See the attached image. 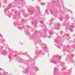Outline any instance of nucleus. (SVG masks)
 Returning <instances> with one entry per match:
<instances>
[{
	"mask_svg": "<svg viewBox=\"0 0 75 75\" xmlns=\"http://www.w3.org/2000/svg\"><path fill=\"white\" fill-rule=\"evenodd\" d=\"M61 60V57L59 56L58 55L54 56L53 58L51 59L52 63L54 64H57L58 62H59Z\"/></svg>",
	"mask_w": 75,
	"mask_h": 75,
	"instance_id": "nucleus-1",
	"label": "nucleus"
},
{
	"mask_svg": "<svg viewBox=\"0 0 75 75\" xmlns=\"http://www.w3.org/2000/svg\"><path fill=\"white\" fill-rule=\"evenodd\" d=\"M7 53V52L6 50H4L3 51H2V55H4L5 54H6Z\"/></svg>",
	"mask_w": 75,
	"mask_h": 75,
	"instance_id": "nucleus-2",
	"label": "nucleus"
},
{
	"mask_svg": "<svg viewBox=\"0 0 75 75\" xmlns=\"http://www.w3.org/2000/svg\"><path fill=\"white\" fill-rule=\"evenodd\" d=\"M49 32L50 35H52V34H53V32H52V30H49Z\"/></svg>",
	"mask_w": 75,
	"mask_h": 75,
	"instance_id": "nucleus-3",
	"label": "nucleus"
},
{
	"mask_svg": "<svg viewBox=\"0 0 75 75\" xmlns=\"http://www.w3.org/2000/svg\"><path fill=\"white\" fill-rule=\"evenodd\" d=\"M57 71H58V69L56 68H55L54 69V73H55L56 72H57Z\"/></svg>",
	"mask_w": 75,
	"mask_h": 75,
	"instance_id": "nucleus-4",
	"label": "nucleus"
},
{
	"mask_svg": "<svg viewBox=\"0 0 75 75\" xmlns=\"http://www.w3.org/2000/svg\"><path fill=\"white\" fill-rule=\"evenodd\" d=\"M43 50H47V46H45L43 47Z\"/></svg>",
	"mask_w": 75,
	"mask_h": 75,
	"instance_id": "nucleus-5",
	"label": "nucleus"
},
{
	"mask_svg": "<svg viewBox=\"0 0 75 75\" xmlns=\"http://www.w3.org/2000/svg\"><path fill=\"white\" fill-rule=\"evenodd\" d=\"M11 56H12V54L11 53L8 55V57L10 58H11Z\"/></svg>",
	"mask_w": 75,
	"mask_h": 75,
	"instance_id": "nucleus-6",
	"label": "nucleus"
},
{
	"mask_svg": "<svg viewBox=\"0 0 75 75\" xmlns=\"http://www.w3.org/2000/svg\"><path fill=\"white\" fill-rule=\"evenodd\" d=\"M72 28H73L71 27L69 28V30L70 31H72Z\"/></svg>",
	"mask_w": 75,
	"mask_h": 75,
	"instance_id": "nucleus-7",
	"label": "nucleus"
},
{
	"mask_svg": "<svg viewBox=\"0 0 75 75\" xmlns=\"http://www.w3.org/2000/svg\"><path fill=\"white\" fill-rule=\"evenodd\" d=\"M45 4V3H41V5H42V6H44Z\"/></svg>",
	"mask_w": 75,
	"mask_h": 75,
	"instance_id": "nucleus-8",
	"label": "nucleus"
},
{
	"mask_svg": "<svg viewBox=\"0 0 75 75\" xmlns=\"http://www.w3.org/2000/svg\"><path fill=\"white\" fill-rule=\"evenodd\" d=\"M0 41L1 42H3L4 41V40L1 39L0 40Z\"/></svg>",
	"mask_w": 75,
	"mask_h": 75,
	"instance_id": "nucleus-9",
	"label": "nucleus"
},
{
	"mask_svg": "<svg viewBox=\"0 0 75 75\" xmlns=\"http://www.w3.org/2000/svg\"><path fill=\"white\" fill-rule=\"evenodd\" d=\"M71 57H74V55L71 54Z\"/></svg>",
	"mask_w": 75,
	"mask_h": 75,
	"instance_id": "nucleus-10",
	"label": "nucleus"
},
{
	"mask_svg": "<svg viewBox=\"0 0 75 75\" xmlns=\"http://www.w3.org/2000/svg\"><path fill=\"white\" fill-rule=\"evenodd\" d=\"M57 25L58 26H59V25H61L59 23H58L57 24Z\"/></svg>",
	"mask_w": 75,
	"mask_h": 75,
	"instance_id": "nucleus-11",
	"label": "nucleus"
},
{
	"mask_svg": "<svg viewBox=\"0 0 75 75\" xmlns=\"http://www.w3.org/2000/svg\"><path fill=\"white\" fill-rule=\"evenodd\" d=\"M17 27L18 29H19V30H21V28L20 27Z\"/></svg>",
	"mask_w": 75,
	"mask_h": 75,
	"instance_id": "nucleus-12",
	"label": "nucleus"
},
{
	"mask_svg": "<svg viewBox=\"0 0 75 75\" xmlns=\"http://www.w3.org/2000/svg\"><path fill=\"white\" fill-rule=\"evenodd\" d=\"M69 48V45H67V48Z\"/></svg>",
	"mask_w": 75,
	"mask_h": 75,
	"instance_id": "nucleus-13",
	"label": "nucleus"
},
{
	"mask_svg": "<svg viewBox=\"0 0 75 75\" xmlns=\"http://www.w3.org/2000/svg\"><path fill=\"white\" fill-rule=\"evenodd\" d=\"M35 69H36V70H37L38 71H39V70L37 68H35Z\"/></svg>",
	"mask_w": 75,
	"mask_h": 75,
	"instance_id": "nucleus-14",
	"label": "nucleus"
},
{
	"mask_svg": "<svg viewBox=\"0 0 75 75\" xmlns=\"http://www.w3.org/2000/svg\"><path fill=\"white\" fill-rule=\"evenodd\" d=\"M69 18V16H68L67 17H66V19H68V18Z\"/></svg>",
	"mask_w": 75,
	"mask_h": 75,
	"instance_id": "nucleus-15",
	"label": "nucleus"
},
{
	"mask_svg": "<svg viewBox=\"0 0 75 75\" xmlns=\"http://www.w3.org/2000/svg\"><path fill=\"white\" fill-rule=\"evenodd\" d=\"M60 18L61 20H62V17H61V18Z\"/></svg>",
	"mask_w": 75,
	"mask_h": 75,
	"instance_id": "nucleus-16",
	"label": "nucleus"
},
{
	"mask_svg": "<svg viewBox=\"0 0 75 75\" xmlns=\"http://www.w3.org/2000/svg\"><path fill=\"white\" fill-rule=\"evenodd\" d=\"M45 12H46V13H48V11L47 10H46L45 11Z\"/></svg>",
	"mask_w": 75,
	"mask_h": 75,
	"instance_id": "nucleus-17",
	"label": "nucleus"
},
{
	"mask_svg": "<svg viewBox=\"0 0 75 75\" xmlns=\"http://www.w3.org/2000/svg\"><path fill=\"white\" fill-rule=\"evenodd\" d=\"M28 11H30V9H28Z\"/></svg>",
	"mask_w": 75,
	"mask_h": 75,
	"instance_id": "nucleus-18",
	"label": "nucleus"
},
{
	"mask_svg": "<svg viewBox=\"0 0 75 75\" xmlns=\"http://www.w3.org/2000/svg\"><path fill=\"white\" fill-rule=\"evenodd\" d=\"M48 38H51V36H49V37H48Z\"/></svg>",
	"mask_w": 75,
	"mask_h": 75,
	"instance_id": "nucleus-19",
	"label": "nucleus"
},
{
	"mask_svg": "<svg viewBox=\"0 0 75 75\" xmlns=\"http://www.w3.org/2000/svg\"><path fill=\"white\" fill-rule=\"evenodd\" d=\"M62 66H64V64H62Z\"/></svg>",
	"mask_w": 75,
	"mask_h": 75,
	"instance_id": "nucleus-20",
	"label": "nucleus"
},
{
	"mask_svg": "<svg viewBox=\"0 0 75 75\" xmlns=\"http://www.w3.org/2000/svg\"><path fill=\"white\" fill-rule=\"evenodd\" d=\"M5 10L7 11V9H5Z\"/></svg>",
	"mask_w": 75,
	"mask_h": 75,
	"instance_id": "nucleus-21",
	"label": "nucleus"
},
{
	"mask_svg": "<svg viewBox=\"0 0 75 75\" xmlns=\"http://www.w3.org/2000/svg\"><path fill=\"white\" fill-rule=\"evenodd\" d=\"M57 29H59V27L57 28Z\"/></svg>",
	"mask_w": 75,
	"mask_h": 75,
	"instance_id": "nucleus-22",
	"label": "nucleus"
},
{
	"mask_svg": "<svg viewBox=\"0 0 75 75\" xmlns=\"http://www.w3.org/2000/svg\"><path fill=\"white\" fill-rule=\"evenodd\" d=\"M57 43H58V42H59V41H57Z\"/></svg>",
	"mask_w": 75,
	"mask_h": 75,
	"instance_id": "nucleus-23",
	"label": "nucleus"
},
{
	"mask_svg": "<svg viewBox=\"0 0 75 75\" xmlns=\"http://www.w3.org/2000/svg\"><path fill=\"white\" fill-rule=\"evenodd\" d=\"M51 14H52V11H51Z\"/></svg>",
	"mask_w": 75,
	"mask_h": 75,
	"instance_id": "nucleus-24",
	"label": "nucleus"
},
{
	"mask_svg": "<svg viewBox=\"0 0 75 75\" xmlns=\"http://www.w3.org/2000/svg\"><path fill=\"white\" fill-rule=\"evenodd\" d=\"M0 36L1 37V35H0Z\"/></svg>",
	"mask_w": 75,
	"mask_h": 75,
	"instance_id": "nucleus-25",
	"label": "nucleus"
},
{
	"mask_svg": "<svg viewBox=\"0 0 75 75\" xmlns=\"http://www.w3.org/2000/svg\"><path fill=\"white\" fill-rule=\"evenodd\" d=\"M58 48H60V47H58Z\"/></svg>",
	"mask_w": 75,
	"mask_h": 75,
	"instance_id": "nucleus-26",
	"label": "nucleus"
},
{
	"mask_svg": "<svg viewBox=\"0 0 75 75\" xmlns=\"http://www.w3.org/2000/svg\"><path fill=\"white\" fill-rule=\"evenodd\" d=\"M0 70H1V69H0Z\"/></svg>",
	"mask_w": 75,
	"mask_h": 75,
	"instance_id": "nucleus-27",
	"label": "nucleus"
},
{
	"mask_svg": "<svg viewBox=\"0 0 75 75\" xmlns=\"http://www.w3.org/2000/svg\"><path fill=\"white\" fill-rule=\"evenodd\" d=\"M40 23H42V22H40Z\"/></svg>",
	"mask_w": 75,
	"mask_h": 75,
	"instance_id": "nucleus-28",
	"label": "nucleus"
},
{
	"mask_svg": "<svg viewBox=\"0 0 75 75\" xmlns=\"http://www.w3.org/2000/svg\"><path fill=\"white\" fill-rule=\"evenodd\" d=\"M60 45H62V44H61Z\"/></svg>",
	"mask_w": 75,
	"mask_h": 75,
	"instance_id": "nucleus-29",
	"label": "nucleus"
},
{
	"mask_svg": "<svg viewBox=\"0 0 75 75\" xmlns=\"http://www.w3.org/2000/svg\"><path fill=\"white\" fill-rule=\"evenodd\" d=\"M22 28H23V29L24 28H23V27H22Z\"/></svg>",
	"mask_w": 75,
	"mask_h": 75,
	"instance_id": "nucleus-30",
	"label": "nucleus"
},
{
	"mask_svg": "<svg viewBox=\"0 0 75 75\" xmlns=\"http://www.w3.org/2000/svg\"><path fill=\"white\" fill-rule=\"evenodd\" d=\"M48 14V13H47V14Z\"/></svg>",
	"mask_w": 75,
	"mask_h": 75,
	"instance_id": "nucleus-31",
	"label": "nucleus"
},
{
	"mask_svg": "<svg viewBox=\"0 0 75 75\" xmlns=\"http://www.w3.org/2000/svg\"><path fill=\"white\" fill-rule=\"evenodd\" d=\"M74 41H75V39H74Z\"/></svg>",
	"mask_w": 75,
	"mask_h": 75,
	"instance_id": "nucleus-32",
	"label": "nucleus"
}]
</instances>
